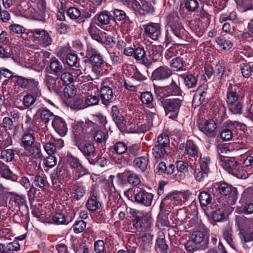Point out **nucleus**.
Masks as SVG:
<instances>
[{
	"label": "nucleus",
	"mask_w": 253,
	"mask_h": 253,
	"mask_svg": "<svg viewBox=\"0 0 253 253\" xmlns=\"http://www.w3.org/2000/svg\"><path fill=\"white\" fill-rule=\"evenodd\" d=\"M82 135L84 141H95L97 143L102 144L107 141L108 133L101 129H98L97 125L93 122L88 120L83 123L81 126Z\"/></svg>",
	"instance_id": "1"
},
{
	"label": "nucleus",
	"mask_w": 253,
	"mask_h": 253,
	"mask_svg": "<svg viewBox=\"0 0 253 253\" xmlns=\"http://www.w3.org/2000/svg\"><path fill=\"white\" fill-rule=\"evenodd\" d=\"M118 87V82L114 79L105 78L103 80L99 91L101 100L103 105L108 106L113 102L115 91Z\"/></svg>",
	"instance_id": "2"
},
{
	"label": "nucleus",
	"mask_w": 253,
	"mask_h": 253,
	"mask_svg": "<svg viewBox=\"0 0 253 253\" xmlns=\"http://www.w3.org/2000/svg\"><path fill=\"white\" fill-rule=\"evenodd\" d=\"M209 190L214 195H217L218 193L224 196L231 194L232 201H228V204L230 205H234L237 200L236 190L231 185L226 183H214L209 188Z\"/></svg>",
	"instance_id": "3"
},
{
	"label": "nucleus",
	"mask_w": 253,
	"mask_h": 253,
	"mask_svg": "<svg viewBox=\"0 0 253 253\" xmlns=\"http://www.w3.org/2000/svg\"><path fill=\"white\" fill-rule=\"evenodd\" d=\"M183 97L181 96L179 98H174L172 99H163L161 103L164 108L166 115H169V118L174 119L179 112V109L182 103Z\"/></svg>",
	"instance_id": "4"
},
{
	"label": "nucleus",
	"mask_w": 253,
	"mask_h": 253,
	"mask_svg": "<svg viewBox=\"0 0 253 253\" xmlns=\"http://www.w3.org/2000/svg\"><path fill=\"white\" fill-rule=\"evenodd\" d=\"M155 92L160 99L172 95H179L180 89L176 82L172 79L169 85L164 87L154 85Z\"/></svg>",
	"instance_id": "5"
},
{
	"label": "nucleus",
	"mask_w": 253,
	"mask_h": 253,
	"mask_svg": "<svg viewBox=\"0 0 253 253\" xmlns=\"http://www.w3.org/2000/svg\"><path fill=\"white\" fill-rule=\"evenodd\" d=\"M180 203V195L176 193H169L162 199L160 209L161 210L170 211L174 206Z\"/></svg>",
	"instance_id": "6"
},
{
	"label": "nucleus",
	"mask_w": 253,
	"mask_h": 253,
	"mask_svg": "<svg viewBox=\"0 0 253 253\" xmlns=\"http://www.w3.org/2000/svg\"><path fill=\"white\" fill-rule=\"evenodd\" d=\"M170 28L174 35L181 38L184 35V29L179 22V17L176 13L170 14L168 17V29Z\"/></svg>",
	"instance_id": "7"
},
{
	"label": "nucleus",
	"mask_w": 253,
	"mask_h": 253,
	"mask_svg": "<svg viewBox=\"0 0 253 253\" xmlns=\"http://www.w3.org/2000/svg\"><path fill=\"white\" fill-rule=\"evenodd\" d=\"M31 34L35 41H38L43 47H46L51 44L52 39L49 33L42 29H34L30 30Z\"/></svg>",
	"instance_id": "8"
},
{
	"label": "nucleus",
	"mask_w": 253,
	"mask_h": 253,
	"mask_svg": "<svg viewBox=\"0 0 253 253\" xmlns=\"http://www.w3.org/2000/svg\"><path fill=\"white\" fill-rule=\"evenodd\" d=\"M244 91L241 87L236 84H230L227 92V103L234 102L243 100Z\"/></svg>",
	"instance_id": "9"
},
{
	"label": "nucleus",
	"mask_w": 253,
	"mask_h": 253,
	"mask_svg": "<svg viewBox=\"0 0 253 253\" xmlns=\"http://www.w3.org/2000/svg\"><path fill=\"white\" fill-rule=\"evenodd\" d=\"M69 163L73 169V179L77 180L87 173V170L80 163L79 160L73 157L69 159Z\"/></svg>",
	"instance_id": "10"
},
{
	"label": "nucleus",
	"mask_w": 253,
	"mask_h": 253,
	"mask_svg": "<svg viewBox=\"0 0 253 253\" xmlns=\"http://www.w3.org/2000/svg\"><path fill=\"white\" fill-rule=\"evenodd\" d=\"M209 232L208 229L194 232L192 235V242L195 244H199L202 249L207 248L209 243Z\"/></svg>",
	"instance_id": "11"
},
{
	"label": "nucleus",
	"mask_w": 253,
	"mask_h": 253,
	"mask_svg": "<svg viewBox=\"0 0 253 253\" xmlns=\"http://www.w3.org/2000/svg\"><path fill=\"white\" fill-rule=\"evenodd\" d=\"M146 36L153 40H158L161 36V26L159 23L149 22L143 25Z\"/></svg>",
	"instance_id": "12"
},
{
	"label": "nucleus",
	"mask_w": 253,
	"mask_h": 253,
	"mask_svg": "<svg viewBox=\"0 0 253 253\" xmlns=\"http://www.w3.org/2000/svg\"><path fill=\"white\" fill-rule=\"evenodd\" d=\"M40 141L43 145V147L47 154L53 155L56 153V147L54 140H53L52 136L48 132H45L44 134L41 135Z\"/></svg>",
	"instance_id": "13"
},
{
	"label": "nucleus",
	"mask_w": 253,
	"mask_h": 253,
	"mask_svg": "<svg viewBox=\"0 0 253 253\" xmlns=\"http://www.w3.org/2000/svg\"><path fill=\"white\" fill-rule=\"evenodd\" d=\"M76 145L81 151L84 156L88 160H92L96 156L95 148L91 142L86 141L76 142Z\"/></svg>",
	"instance_id": "14"
},
{
	"label": "nucleus",
	"mask_w": 253,
	"mask_h": 253,
	"mask_svg": "<svg viewBox=\"0 0 253 253\" xmlns=\"http://www.w3.org/2000/svg\"><path fill=\"white\" fill-rule=\"evenodd\" d=\"M44 82L50 91L57 94L62 92L63 84L58 77L54 78L50 75H46Z\"/></svg>",
	"instance_id": "15"
},
{
	"label": "nucleus",
	"mask_w": 253,
	"mask_h": 253,
	"mask_svg": "<svg viewBox=\"0 0 253 253\" xmlns=\"http://www.w3.org/2000/svg\"><path fill=\"white\" fill-rule=\"evenodd\" d=\"M171 75V70L167 66L163 65L153 71L152 79L153 81H163L168 78Z\"/></svg>",
	"instance_id": "16"
},
{
	"label": "nucleus",
	"mask_w": 253,
	"mask_h": 253,
	"mask_svg": "<svg viewBox=\"0 0 253 253\" xmlns=\"http://www.w3.org/2000/svg\"><path fill=\"white\" fill-rule=\"evenodd\" d=\"M9 194L11 195L10 202L14 203L15 206L17 207L19 210L23 211H28V207L25 196L13 192H10Z\"/></svg>",
	"instance_id": "17"
},
{
	"label": "nucleus",
	"mask_w": 253,
	"mask_h": 253,
	"mask_svg": "<svg viewBox=\"0 0 253 253\" xmlns=\"http://www.w3.org/2000/svg\"><path fill=\"white\" fill-rule=\"evenodd\" d=\"M117 177L121 180H126L129 184L136 186L140 183V179L138 174L134 171L126 170L124 172L119 173Z\"/></svg>",
	"instance_id": "18"
},
{
	"label": "nucleus",
	"mask_w": 253,
	"mask_h": 253,
	"mask_svg": "<svg viewBox=\"0 0 253 253\" xmlns=\"http://www.w3.org/2000/svg\"><path fill=\"white\" fill-rule=\"evenodd\" d=\"M146 106L148 108L147 110V115L148 117L151 119V122H149L147 125H146L145 124H142L140 123L137 124L138 127H141L145 131L148 130L150 126L153 125V121L159 118L158 109L154 103L151 104Z\"/></svg>",
	"instance_id": "19"
},
{
	"label": "nucleus",
	"mask_w": 253,
	"mask_h": 253,
	"mask_svg": "<svg viewBox=\"0 0 253 253\" xmlns=\"http://www.w3.org/2000/svg\"><path fill=\"white\" fill-rule=\"evenodd\" d=\"M36 114H34L31 109H29L26 113L24 119V127L28 132L36 131L38 125L36 122Z\"/></svg>",
	"instance_id": "20"
},
{
	"label": "nucleus",
	"mask_w": 253,
	"mask_h": 253,
	"mask_svg": "<svg viewBox=\"0 0 253 253\" xmlns=\"http://www.w3.org/2000/svg\"><path fill=\"white\" fill-rule=\"evenodd\" d=\"M87 56L92 66H101L104 61L100 53L95 49L89 47L87 49Z\"/></svg>",
	"instance_id": "21"
},
{
	"label": "nucleus",
	"mask_w": 253,
	"mask_h": 253,
	"mask_svg": "<svg viewBox=\"0 0 253 253\" xmlns=\"http://www.w3.org/2000/svg\"><path fill=\"white\" fill-rule=\"evenodd\" d=\"M200 129L210 137L215 135V129L216 125L213 120H208L204 121L199 125Z\"/></svg>",
	"instance_id": "22"
},
{
	"label": "nucleus",
	"mask_w": 253,
	"mask_h": 253,
	"mask_svg": "<svg viewBox=\"0 0 253 253\" xmlns=\"http://www.w3.org/2000/svg\"><path fill=\"white\" fill-rule=\"evenodd\" d=\"M153 197L154 195L151 193L142 190L136 194L134 198L137 203L149 207L152 204Z\"/></svg>",
	"instance_id": "23"
},
{
	"label": "nucleus",
	"mask_w": 253,
	"mask_h": 253,
	"mask_svg": "<svg viewBox=\"0 0 253 253\" xmlns=\"http://www.w3.org/2000/svg\"><path fill=\"white\" fill-rule=\"evenodd\" d=\"M111 115L113 120L120 129L121 131L125 130L126 122L125 121L123 116L120 112L117 106L114 105L112 107Z\"/></svg>",
	"instance_id": "24"
},
{
	"label": "nucleus",
	"mask_w": 253,
	"mask_h": 253,
	"mask_svg": "<svg viewBox=\"0 0 253 253\" xmlns=\"http://www.w3.org/2000/svg\"><path fill=\"white\" fill-rule=\"evenodd\" d=\"M52 126L55 130L61 136H64L67 133L68 127L65 120L59 116H56L52 122Z\"/></svg>",
	"instance_id": "25"
},
{
	"label": "nucleus",
	"mask_w": 253,
	"mask_h": 253,
	"mask_svg": "<svg viewBox=\"0 0 253 253\" xmlns=\"http://www.w3.org/2000/svg\"><path fill=\"white\" fill-rule=\"evenodd\" d=\"M29 174L31 176V180L33 181L32 185L44 191L47 184L45 175L42 174L41 175L37 173L35 174L29 173Z\"/></svg>",
	"instance_id": "26"
},
{
	"label": "nucleus",
	"mask_w": 253,
	"mask_h": 253,
	"mask_svg": "<svg viewBox=\"0 0 253 253\" xmlns=\"http://www.w3.org/2000/svg\"><path fill=\"white\" fill-rule=\"evenodd\" d=\"M0 57L11 58L15 61L19 60V55L16 51V48H11L7 46L5 47L0 46Z\"/></svg>",
	"instance_id": "27"
},
{
	"label": "nucleus",
	"mask_w": 253,
	"mask_h": 253,
	"mask_svg": "<svg viewBox=\"0 0 253 253\" xmlns=\"http://www.w3.org/2000/svg\"><path fill=\"white\" fill-rule=\"evenodd\" d=\"M155 250L157 253H170L169 246L166 244L165 236L163 233L159 235L156 240Z\"/></svg>",
	"instance_id": "28"
},
{
	"label": "nucleus",
	"mask_w": 253,
	"mask_h": 253,
	"mask_svg": "<svg viewBox=\"0 0 253 253\" xmlns=\"http://www.w3.org/2000/svg\"><path fill=\"white\" fill-rule=\"evenodd\" d=\"M220 163V165L224 169L232 173L238 168V166L237 162L234 159L228 157L221 159Z\"/></svg>",
	"instance_id": "29"
},
{
	"label": "nucleus",
	"mask_w": 253,
	"mask_h": 253,
	"mask_svg": "<svg viewBox=\"0 0 253 253\" xmlns=\"http://www.w3.org/2000/svg\"><path fill=\"white\" fill-rule=\"evenodd\" d=\"M184 154H187L189 158H193L196 160L199 156V151L197 146L191 140L187 142Z\"/></svg>",
	"instance_id": "30"
},
{
	"label": "nucleus",
	"mask_w": 253,
	"mask_h": 253,
	"mask_svg": "<svg viewBox=\"0 0 253 253\" xmlns=\"http://www.w3.org/2000/svg\"><path fill=\"white\" fill-rule=\"evenodd\" d=\"M39 112L42 122L45 125L50 121H53L57 116L46 108H42L39 109Z\"/></svg>",
	"instance_id": "31"
},
{
	"label": "nucleus",
	"mask_w": 253,
	"mask_h": 253,
	"mask_svg": "<svg viewBox=\"0 0 253 253\" xmlns=\"http://www.w3.org/2000/svg\"><path fill=\"white\" fill-rule=\"evenodd\" d=\"M74 81L81 82H85L89 80V76H85L83 75L82 69L80 67H76L70 69Z\"/></svg>",
	"instance_id": "32"
},
{
	"label": "nucleus",
	"mask_w": 253,
	"mask_h": 253,
	"mask_svg": "<svg viewBox=\"0 0 253 253\" xmlns=\"http://www.w3.org/2000/svg\"><path fill=\"white\" fill-rule=\"evenodd\" d=\"M148 163V158L146 156L136 158L133 161V165L135 168L141 172H144L146 170Z\"/></svg>",
	"instance_id": "33"
},
{
	"label": "nucleus",
	"mask_w": 253,
	"mask_h": 253,
	"mask_svg": "<svg viewBox=\"0 0 253 253\" xmlns=\"http://www.w3.org/2000/svg\"><path fill=\"white\" fill-rule=\"evenodd\" d=\"M191 168L193 169V175L195 179L198 182L204 181L205 178L208 177L209 172L198 167L197 166L191 165Z\"/></svg>",
	"instance_id": "34"
},
{
	"label": "nucleus",
	"mask_w": 253,
	"mask_h": 253,
	"mask_svg": "<svg viewBox=\"0 0 253 253\" xmlns=\"http://www.w3.org/2000/svg\"><path fill=\"white\" fill-rule=\"evenodd\" d=\"M229 111L233 114H242L243 108V100L227 103Z\"/></svg>",
	"instance_id": "35"
},
{
	"label": "nucleus",
	"mask_w": 253,
	"mask_h": 253,
	"mask_svg": "<svg viewBox=\"0 0 253 253\" xmlns=\"http://www.w3.org/2000/svg\"><path fill=\"white\" fill-rule=\"evenodd\" d=\"M141 5L139 3V7H137L136 15L143 16L149 12L153 10V7L145 0H140Z\"/></svg>",
	"instance_id": "36"
},
{
	"label": "nucleus",
	"mask_w": 253,
	"mask_h": 253,
	"mask_svg": "<svg viewBox=\"0 0 253 253\" xmlns=\"http://www.w3.org/2000/svg\"><path fill=\"white\" fill-rule=\"evenodd\" d=\"M0 174L2 177L6 179L13 178V174L12 170L8 166L1 160H0Z\"/></svg>",
	"instance_id": "37"
},
{
	"label": "nucleus",
	"mask_w": 253,
	"mask_h": 253,
	"mask_svg": "<svg viewBox=\"0 0 253 253\" xmlns=\"http://www.w3.org/2000/svg\"><path fill=\"white\" fill-rule=\"evenodd\" d=\"M198 198L201 207H206L211 203L212 200V196L209 192L202 191L200 193Z\"/></svg>",
	"instance_id": "38"
},
{
	"label": "nucleus",
	"mask_w": 253,
	"mask_h": 253,
	"mask_svg": "<svg viewBox=\"0 0 253 253\" xmlns=\"http://www.w3.org/2000/svg\"><path fill=\"white\" fill-rule=\"evenodd\" d=\"M24 150L29 156L33 158H40L42 157V153L39 145L33 144Z\"/></svg>",
	"instance_id": "39"
},
{
	"label": "nucleus",
	"mask_w": 253,
	"mask_h": 253,
	"mask_svg": "<svg viewBox=\"0 0 253 253\" xmlns=\"http://www.w3.org/2000/svg\"><path fill=\"white\" fill-rule=\"evenodd\" d=\"M35 138L34 135L29 132L24 134L21 139V146L25 149L34 144Z\"/></svg>",
	"instance_id": "40"
},
{
	"label": "nucleus",
	"mask_w": 253,
	"mask_h": 253,
	"mask_svg": "<svg viewBox=\"0 0 253 253\" xmlns=\"http://www.w3.org/2000/svg\"><path fill=\"white\" fill-rule=\"evenodd\" d=\"M10 192L7 188L0 184V207H7L8 195Z\"/></svg>",
	"instance_id": "41"
},
{
	"label": "nucleus",
	"mask_w": 253,
	"mask_h": 253,
	"mask_svg": "<svg viewBox=\"0 0 253 253\" xmlns=\"http://www.w3.org/2000/svg\"><path fill=\"white\" fill-rule=\"evenodd\" d=\"M49 68L54 74H57L63 69V64L55 57L50 59Z\"/></svg>",
	"instance_id": "42"
},
{
	"label": "nucleus",
	"mask_w": 253,
	"mask_h": 253,
	"mask_svg": "<svg viewBox=\"0 0 253 253\" xmlns=\"http://www.w3.org/2000/svg\"><path fill=\"white\" fill-rule=\"evenodd\" d=\"M15 151L11 149H4L1 151L0 159L8 163L12 162L15 157Z\"/></svg>",
	"instance_id": "43"
},
{
	"label": "nucleus",
	"mask_w": 253,
	"mask_h": 253,
	"mask_svg": "<svg viewBox=\"0 0 253 253\" xmlns=\"http://www.w3.org/2000/svg\"><path fill=\"white\" fill-rule=\"evenodd\" d=\"M134 58L144 64L148 63V60L146 56V52L142 47H137L134 50Z\"/></svg>",
	"instance_id": "44"
},
{
	"label": "nucleus",
	"mask_w": 253,
	"mask_h": 253,
	"mask_svg": "<svg viewBox=\"0 0 253 253\" xmlns=\"http://www.w3.org/2000/svg\"><path fill=\"white\" fill-rule=\"evenodd\" d=\"M184 83L188 88H193L197 84V78L192 74H189L183 77Z\"/></svg>",
	"instance_id": "45"
},
{
	"label": "nucleus",
	"mask_w": 253,
	"mask_h": 253,
	"mask_svg": "<svg viewBox=\"0 0 253 253\" xmlns=\"http://www.w3.org/2000/svg\"><path fill=\"white\" fill-rule=\"evenodd\" d=\"M67 14L71 19L77 20L79 22H81L82 12L81 9L77 7H71L67 10Z\"/></svg>",
	"instance_id": "46"
},
{
	"label": "nucleus",
	"mask_w": 253,
	"mask_h": 253,
	"mask_svg": "<svg viewBox=\"0 0 253 253\" xmlns=\"http://www.w3.org/2000/svg\"><path fill=\"white\" fill-rule=\"evenodd\" d=\"M111 149H113L116 154L122 155L126 152L128 147L125 142L118 141L112 146Z\"/></svg>",
	"instance_id": "47"
},
{
	"label": "nucleus",
	"mask_w": 253,
	"mask_h": 253,
	"mask_svg": "<svg viewBox=\"0 0 253 253\" xmlns=\"http://www.w3.org/2000/svg\"><path fill=\"white\" fill-rule=\"evenodd\" d=\"M152 154L155 158H163L167 155L166 148L155 145L152 149Z\"/></svg>",
	"instance_id": "48"
},
{
	"label": "nucleus",
	"mask_w": 253,
	"mask_h": 253,
	"mask_svg": "<svg viewBox=\"0 0 253 253\" xmlns=\"http://www.w3.org/2000/svg\"><path fill=\"white\" fill-rule=\"evenodd\" d=\"M216 42L218 45L224 50H229L233 46L231 41L223 37H218L216 39Z\"/></svg>",
	"instance_id": "49"
},
{
	"label": "nucleus",
	"mask_w": 253,
	"mask_h": 253,
	"mask_svg": "<svg viewBox=\"0 0 253 253\" xmlns=\"http://www.w3.org/2000/svg\"><path fill=\"white\" fill-rule=\"evenodd\" d=\"M100 203L98 198H88L85 206L88 210L91 211H96L99 207Z\"/></svg>",
	"instance_id": "50"
},
{
	"label": "nucleus",
	"mask_w": 253,
	"mask_h": 253,
	"mask_svg": "<svg viewBox=\"0 0 253 253\" xmlns=\"http://www.w3.org/2000/svg\"><path fill=\"white\" fill-rule=\"evenodd\" d=\"M81 10L82 12L81 22H84L85 19L90 18L92 14L95 12V9L91 8L90 5L87 3L86 4L85 8L81 9Z\"/></svg>",
	"instance_id": "51"
},
{
	"label": "nucleus",
	"mask_w": 253,
	"mask_h": 253,
	"mask_svg": "<svg viewBox=\"0 0 253 253\" xmlns=\"http://www.w3.org/2000/svg\"><path fill=\"white\" fill-rule=\"evenodd\" d=\"M71 71L64 72L61 73L59 78L63 85H69L74 82Z\"/></svg>",
	"instance_id": "52"
},
{
	"label": "nucleus",
	"mask_w": 253,
	"mask_h": 253,
	"mask_svg": "<svg viewBox=\"0 0 253 253\" xmlns=\"http://www.w3.org/2000/svg\"><path fill=\"white\" fill-rule=\"evenodd\" d=\"M122 4L128 8L133 10L136 13L137 7L139 6V3L137 0H119Z\"/></svg>",
	"instance_id": "53"
},
{
	"label": "nucleus",
	"mask_w": 253,
	"mask_h": 253,
	"mask_svg": "<svg viewBox=\"0 0 253 253\" xmlns=\"http://www.w3.org/2000/svg\"><path fill=\"white\" fill-rule=\"evenodd\" d=\"M170 66L176 71L183 70L184 63L180 57H176L170 62Z\"/></svg>",
	"instance_id": "54"
},
{
	"label": "nucleus",
	"mask_w": 253,
	"mask_h": 253,
	"mask_svg": "<svg viewBox=\"0 0 253 253\" xmlns=\"http://www.w3.org/2000/svg\"><path fill=\"white\" fill-rule=\"evenodd\" d=\"M111 15L109 12L104 11L97 15L98 22L102 25H107L109 23Z\"/></svg>",
	"instance_id": "55"
},
{
	"label": "nucleus",
	"mask_w": 253,
	"mask_h": 253,
	"mask_svg": "<svg viewBox=\"0 0 253 253\" xmlns=\"http://www.w3.org/2000/svg\"><path fill=\"white\" fill-rule=\"evenodd\" d=\"M212 218L213 221H221L228 219V215L225 214L222 210H215L212 213Z\"/></svg>",
	"instance_id": "56"
},
{
	"label": "nucleus",
	"mask_w": 253,
	"mask_h": 253,
	"mask_svg": "<svg viewBox=\"0 0 253 253\" xmlns=\"http://www.w3.org/2000/svg\"><path fill=\"white\" fill-rule=\"evenodd\" d=\"M211 163V160L209 156H201L200 159H199L200 166H198V167L209 172Z\"/></svg>",
	"instance_id": "57"
},
{
	"label": "nucleus",
	"mask_w": 253,
	"mask_h": 253,
	"mask_svg": "<svg viewBox=\"0 0 253 253\" xmlns=\"http://www.w3.org/2000/svg\"><path fill=\"white\" fill-rule=\"evenodd\" d=\"M133 226L139 232L149 231L152 227L151 222H133Z\"/></svg>",
	"instance_id": "58"
},
{
	"label": "nucleus",
	"mask_w": 253,
	"mask_h": 253,
	"mask_svg": "<svg viewBox=\"0 0 253 253\" xmlns=\"http://www.w3.org/2000/svg\"><path fill=\"white\" fill-rule=\"evenodd\" d=\"M216 72L217 76L219 78H221L223 75L225 74L226 76L229 75L230 72L229 70H228V73H226V70H225V63L223 61H219L216 64L215 66Z\"/></svg>",
	"instance_id": "59"
},
{
	"label": "nucleus",
	"mask_w": 253,
	"mask_h": 253,
	"mask_svg": "<svg viewBox=\"0 0 253 253\" xmlns=\"http://www.w3.org/2000/svg\"><path fill=\"white\" fill-rule=\"evenodd\" d=\"M178 45L177 44H173L166 50L165 54V58L167 60H169L172 57L176 56L178 54Z\"/></svg>",
	"instance_id": "60"
},
{
	"label": "nucleus",
	"mask_w": 253,
	"mask_h": 253,
	"mask_svg": "<svg viewBox=\"0 0 253 253\" xmlns=\"http://www.w3.org/2000/svg\"><path fill=\"white\" fill-rule=\"evenodd\" d=\"M156 145L168 148L169 145V136L164 133H162L157 138V141Z\"/></svg>",
	"instance_id": "61"
},
{
	"label": "nucleus",
	"mask_w": 253,
	"mask_h": 253,
	"mask_svg": "<svg viewBox=\"0 0 253 253\" xmlns=\"http://www.w3.org/2000/svg\"><path fill=\"white\" fill-rule=\"evenodd\" d=\"M10 32L12 34H22L25 32L26 29L18 24H12L8 26Z\"/></svg>",
	"instance_id": "62"
},
{
	"label": "nucleus",
	"mask_w": 253,
	"mask_h": 253,
	"mask_svg": "<svg viewBox=\"0 0 253 253\" xmlns=\"http://www.w3.org/2000/svg\"><path fill=\"white\" fill-rule=\"evenodd\" d=\"M140 98L142 103L146 106L153 103V96L150 92L146 91L142 93Z\"/></svg>",
	"instance_id": "63"
},
{
	"label": "nucleus",
	"mask_w": 253,
	"mask_h": 253,
	"mask_svg": "<svg viewBox=\"0 0 253 253\" xmlns=\"http://www.w3.org/2000/svg\"><path fill=\"white\" fill-rule=\"evenodd\" d=\"M87 96L85 100V103L87 106L97 105L99 101V97L95 94H90V92L86 93Z\"/></svg>",
	"instance_id": "64"
}]
</instances>
